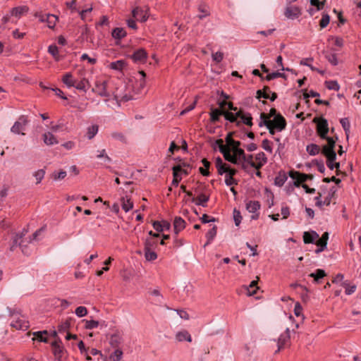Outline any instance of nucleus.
Here are the masks:
<instances>
[{
	"label": "nucleus",
	"mask_w": 361,
	"mask_h": 361,
	"mask_svg": "<svg viewBox=\"0 0 361 361\" xmlns=\"http://www.w3.org/2000/svg\"><path fill=\"white\" fill-rule=\"evenodd\" d=\"M39 20L46 22L49 28L53 29L56 23L58 18L56 16L49 13L41 14L39 16Z\"/></svg>",
	"instance_id": "nucleus-12"
},
{
	"label": "nucleus",
	"mask_w": 361,
	"mask_h": 361,
	"mask_svg": "<svg viewBox=\"0 0 361 361\" xmlns=\"http://www.w3.org/2000/svg\"><path fill=\"white\" fill-rule=\"evenodd\" d=\"M233 219L236 226H238L242 220V216L240 211L234 209L233 210Z\"/></svg>",
	"instance_id": "nucleus-59"
},
{
	"label": "nucleus",
	"mask_w": 361,
	"mask_h": 361,
	"mask_svg": "<svg viewBox=\"0 0 361 361\" xmlns=\"http://www.w3.org/2000/svg\"><path fill=\"white\" fill-rule=\"evenodd\" d=\"M182 171V167L179 165L173 167V179L172 180V185L177 187L179 182L181 180V176L179 174V171Z\"/></svg>",
	"instance_id": "nucleus-20"
},
{
	"label": "nucleus",
	"mask_w": 361,
	"mask_h": 361,
	"mask_svg": "<svg viewBox=\"0 0 361 361\" xmlns=\"http://www.w3.org/2000/svg\"><path fill=\"white\" fill-rule=\"evenodd\" d=\"M342 286L345 288V293L346 295H351L356 290L355 285L350 286L347 281L343 282L342 283Z\"/></svg>",
	"instance_id": "nucleus-48"
},
{
	"label": "nucleus",
	"mask_w": 361,
	"mask_h": 361,
	"mask_svg": "<svg viewBox=\"0 0 361 361\" xmlns=\"http://www.w3.org/2000/svg\"><path fill=\"white\" fill-rule=\"evenodd\" d=\"M99 126L97 124L92 125L87 128L86 136L87 139L92 140L98 133Z\"/></svg>",
	"instance_id": "nucleus-37"
},
{
	"label": "nucleus",
	"mask_w": 361,
	"mask_h": 361,
	"mask_svg": "<svg viewBox=\"0 0 361 361\" xmlns=\"http://www.w3.org/2000/svg\"><path fill=\"white\" fill-rule=\"evenodd\" d=\"M90 84L87 78H82L80 82L75 83L74 87L77 90L86 92L90 88Z\"/></svg>",
	"instance_id": "nucleus-22"
},
{
	"label": "nucleus",
	"mask_w": 361,
	"mask_h": 361,
	"mask_svg": "<svg viewBox=\"0 0 361 361\" xmlns=\"http://www.w3.org/2000/svg\"><path fill=\"white\" fill-rule=\"evenodd\" d=\"M340 123L345 133L346 137L348 139L349 133H350V123L348 118H343L340 120Z\"/></svg>",
	"instance_id": "nucleus-42"
},
{
	"label": "nucleus",
	"mask_w": 361,
	"mask_h": 361,
	"mask_svg": "<svg viewBox=\"0 0 361 361\" xmlns=\"http://www.w3.org/2000/svg\"><path fill=\"white\" fill-rule=\"evenodd\" d=\"M306 151L307 152V153L310 155L315 156V155H317L320 152L321 149L319 145L314 144V143H311V144L307 145Z\"/></svg>",
	"instance_id": "nucleus-35"
},
{
	"label": "nucleus",
	"mask_w": 361,
	"mask_h": 361,
	"mask_svg": "<svg viewBox=\"0 0 361 361\" xmlns=\"http://www.w3.org/2000/svg\"><path fill=\"white\" fill-rule=\"evenodd\" d=\"M240 142L237 141L234 145H233L230 149L231 148L233 154L240 160V157H244V150L241 148H240Z\"/></svg>",
	"instance_id": "nucleus-29"
},
{
	"label": "nucleus",
	"mask_w": 361,
	"mask_h": 361,
	"mask_svg": "<svg viewBox=\"0 0 361 361\" xmlns=\"http://www.w3.org/2000/svg\"><path fill=\"white\" fill-rule=\"evenodd\" d=\"M276 78H286V75L283 73H280V72H273L271 73H269L267 75V76L265 77V79L267 80H273V79H275Z\"/></svg>",
	"instance_id": "nucleus-53"
},
{
	"label": "nucleus",
	"mask_w": 361,
	"mask_h": 361,
	"mask_svg": "<svg viewBox=\"0 0 361 361\" xmlns=\"http://www.w3.org/2000/svg\"><path fill=\"white\" fill-rule=\"evenodd\" d=\"M236 116L241 119L243 123L248 126H252V118L250 113H244L242 110L236 112Z\"/></svg>",
	"instance_id": "nucleus-15"
},
{
	"label": "nucleus",
	"mask_w": 361,
	"mask_h": 361,
	"mask_svg": "<svg viewBox=\"0 0 361 361\" xmlns=\"http://www.w3.org/2000/svg\"><path fill=\"white\" fill-rule=\"evenodd\" d=\"M217 233V227L214 226L206 234V238H207V241L204 246L209 244L215 238Z\"/></svg>",
	"instance_id": "nucleus-39"
},
{
	"label": "nucleus",
	"mask_w": 361,
	"mask_h": 361,
	"mask_svg": "<svg viewBox=\"0 0 361 361\" xmlns=\"http://www.w3.org/2000/svg\"><path fill=\"white\" fill-rule=\"evenodd\" d=\"M325 84H326V87L329 90H333L338 91L340 88L338 83L336 80L326 81Z\"/></svg>",
	"instance_id": "nucleus-54"
},
{
	"label": "nucleus",
	"mask_w": 361,
	"mask_h": 361,
	"mask_svg": "<svg viewBox=\"0 0 361 361\" xmlns=\"http://www.w3.org/2000/svg\"><path fill=\"white\" fill-rule=\"evenodd\" d=\"M262 148L268 152H272V147L271 146V142L268 140L265 139L262 141Z\"/></svg>",
	"instance_id": "nucleus-64"
},
{
	"label": "nucleus",
	"mask_w": 361,
	"mask_h": 361,
	"mask_svg": "<svg viewBox=\"0 0 361 361\" xmlns=\"http://www.w3.org/2000/svg\"><path fill=\"white\" fill-rule=\"evenodd\" d=\"M199 11L201 13V14L198 15L197 17L200 19H202L204 17L209 15V8L206 5H200L198 8Z\"/></svg>",
	"instance_id": "nucleus-46"
},
{
	"label": "nucleus",
	"mask_w": 361,
	"mask_h": 361,
	"mask_svg": "<svg viewBox=\"0 0 361 361\" xmlns=\"http://www.w3.org/2000/svg\"><path fill=\"white\" fill-rule=\"evenodd\" d=\"M176 338L179 341L182 342L186 341L188 342L192 341L190 334L187 331H179L176 334Z\"/></svg>",
	"instance_id": "nucleus-28"
},
{
	"label": "nucleus",
	"mask_w": 361,
	"mask_h": 361,
	"mask_svg": "<svg viewBox=\"0 0 361 361\" xmlns=\"http://www.w3.org/2000/svg\"><path fill=\"white\" fill-rule=\"evenodd\" d=\"M317 238H319V234L316 231H305L303 233V241L305 244L314 243Z\"/></svg>",
	"instance_id": "nucleus-16"
},
{
	"label": "nucleus",
	"mask_w": 361,
	"mask_h": 361,
	"mask_svg": "<svg viewBox=\"0 0 361 361\" xmlns=\"http://www.w3.org/2000/svg\"><path fill=\"white\" fill-rule=\"evenodd\" d=\"M28 123V119L26 116H20L17 121L11 127V132L15 134H20L21 131L25 130V126Z\"/></svg>",
	"instance_id": "nucleus-7"
},
{
	"label": "nucleus",
	"mask_w": 361,
	"mask_h": 361,
	"mask_svg": "<svg viewBox=\"0 0 361 361\" xmlns=\"http://www.w3.org/2000/svg\"><path fill=\"white\" fill-rule=\"evenodd\" d=\"M123 350L120 348H116L109 355V361H121L123 357Z\"/></svg>",
	"instance_id": "nucleus-36"
},
{
	"label": "nucleus",
	"mask_w": 361,
	"mask_h": 361,
	"mask_svg": "<svg viewBox=\"0 0 361 361\" xmlns=\"http://www.w3.org/2000/svg\"><path fill=\"white\" fill-rule=\"evenodd\" d=\"M289 176L293 179L294 185L295 187H300L301 184H304L308 179H312V177L310 175L302 173L299 171L291 170L288 173Z\"/></svg>",
	"instance_id": "nucleus-5"
},
{
	"label": "nucleus",
	"mask_w": 361,
	"mask_h": 361,
	"mask_svg": "<svg viewBox=\"0 0 361 361\" xmlns=\"http://www.w3.org/2000/svg\"><path fill=\"white\" fill-rule=\"evenodd\" d=\"M326 59L333 66L338 64V59L336 54H329L326 55Z\"/></svg>",
	"instance_id": "nucleus-61"
},
{
	"label": "nucleus",
	"mask_w": 361,
	"mask_h": 361,
	"mask_svg": "<svg viewBox=\"0 0 361 361\" xmlns=\"http://www.w3.org/2000/svg\"><path fill=\"white\" fill-rule=\"evenodd\" d=\"M185 227V221L180 216H176L173 221V228L176 234L183 230Z\"/></svg>",
	"instance_id": "nucleus-18"
},
{
	"label": "nucleus",
	"mask_w": 361,
	"mask_h": 361,
	"mask_svg": "<svg viewBox=\"0 0 361 361\" xmlns=\"http://www.w3.org/2000/svg\"><path fill=\"white\" fill-rule=\"evenodd\" d=\"M85 328L86 329H93L99 326V322L95 320H85Z\"/></svg>",
	"instance_id": "nucleus-56"
},
{
	"label": "nucleus",
	"mask_w": 361,
	"mask_h": 361,
	"mask_svg": "<svg viewBox=\"0 0 361 361\" xmlns=\"http://www.w3.org/2000/svg\"><path fill=\"white\" fill-rule=\"evenodd\" d=\"M257 289H258L257 281H252L250 283V284L249 285V287L247 288L248 295H255L257 293Z\"/></svg>",
	"instance_id": "nucleus-52"
},
{
	"label": "nucleus",
	"mask_w": 361,
	"mask_h": 361,
	"mask_svg": "<svg viewBox=\"0 0 361 361\" xmlns=\"http://www.w3.org/2000/svg\"><path fill=\"white\" fill-rule=\"evenodd\" d=\"M126 66V63L123 60H118L114 62H111L109 65V67L116 71H121L124 66Z\"/></svg>",
	"instance_id": "nucleus-44"
},
{
	"label": "nucleus",
	"mask_w": 361,
	"mask_h": 361,
	"mask_svg": "<svg viewBox=\"0 0 361 361\" xmlns=\"http://www.w3.org/2000/svg\"><path fill=\"white\" fill-rule=\"evenodd\" d=\"M75 314L79 317H82L87 314V310L85 307L80 306L75 309Z\"/></svg>",
	"instance_id": "nucleus-60"
},
{
	"label": "nucleus",
	"mask_w": 361,
	"mask_h": 361,
	"mask_svg": "<svg viewBox=\"0 0 361 361\" xmlns=\"http://www.w3.org/2000/svg\"><path fill=\"white\" fill-rule=\"evenodd\" d=\"M48 52L59 61L61 60V56L59 54V49L55 44H51L48 47Z\"/></svg>",
	"instance_id": "nucleus-40"
},
{
	"label": "nucleus",
	"mask_w": 361,
	"mask_h": 361,
	"mask_svg": "<svg viewBox=\"0 0 361 361\" xmlns=\"http://www.w3.org/2000/svg\"><path fill=\"white\" fill-rule=\"evenodd\" d=\"M330 22V16L328 14H323L319 23L322 29L326 27Z\"/></svg>",
	"instance_id": "nucleus-57"
},
{
	"label": "nucleus",
	"mask_w": 361,
	"mask_h": 361,
	"mask_svg": "<svg viewBox=\"0 0 361 361\" xmlns=\"http://www.w3.org/2000/svg\"><path fill=\"white\" fill-rule=\"evenodd\" d=\"M97 158L102 159L104 163L109 164L112 161L111 159L107 155L104 149L97 151Z\"/></svg>",
	"instance_id": "nucleus-43"
},
{
	"label": "nucleus",
	"mask_w": 361,
	"mask_h": 361,
	"mask_svg": "<svg viewBox=\"0 0 361 361\" xmlns=\"http://www.w3.org/2000/svg\"><path fill=\"white\" fill-rule=\"evenodd\" d=\"M127 35L126 31L123 27H116L112 30L111 35L116 39H121Z\"/></svg>",
	"instance_id": "nucleus-27"
},
{
	"label": "nucleus",
	"mask_w": 361,
	"mask_h": 361,
	"mask_svg": "<svg viewBox=\"0 0 361 361\" xmlns=\"http://www.w3.org/2000/svg\"><path fill=\"white\" fill-rule=\"evenodd\" d=\"M111 136L112 138L116 140H119L122 142H126V137L124 136V135L122 133H120V132H113L111 134Z\"/></svg>",
	"instance_id": "nucleus-62"
},
{
	"label": "nucleus",
	"mask_w": 361,
	"mask_h": 361,
	"mask_svg": "<svg viewBox=\"0 0 361 361\" xmlns=\"http://www.w3.org/2000/svg\"><path fill=\"white\" fill-rule=\"evenodd\" d=\"M51 345L54 356L59 361H61V359L65 351L63 347L62 346L61 341L59 338H57L53 341Z\"/></svg>",
	"instance_id": "nucleus-9"
},
{
	"label": "nucleus",
	"mask_w": 361,
	"mask_h": 361,
	"mask_svg": "<svg viewBox=\"0 0 361 361\" xmlns=\"http://www.w3.org/2000/svg\"><path fill=\"white\" fill-rule=\"evenodd\" d=\"M266 126L267 128L269 130V132L271 135H274L276 128L271 125V121H260L259 123V126Z\"/></svg>",
	"instance_id": "nucleus-47"
},
{
	"label": "nucleus",
	"mask_w": 361,
	"mask_h": 361,
	"mask_svg": "<svg viewBox=\"0 0 361 361\" xmlns=\"http://www.w3.org/2000/svg\"><path fill=\"white\" fill-rule=\"evenodd\" d=\"M223 115L224 116L226 120L230 121L231 123H236L237 126L240 125V122L237 121V118L238 117L236 116V113L233 114L232 112L224 111Z\"/></svg>",
	"instance_id": "nucleus-41"
},
{
	"label": "nucleus",
	"mask_w": 361,
	"mask_h": 361,
	"mask_svg": "<svg viewBox=\"0 0 361 361\" xmlns=\"http://www.w3.org/2000/svg\"><path fill=\"white\" fill-rule=\"evenodd\" d=\"M255 160L257 161L255 162V169L257 170H259L267 162L266 154L262 152L255 155Z\"/></svg>",
	"instance_id": "nucleus-17"
},
{
	"label": "nucleus",
	"mask_w": 361,
	"mask_h": 361,
	"mask_svg": "<svg viewBox=\"0 0 361 361\" xmlns=\"http://www.w3.org/2000/svg\"><path fill=\"white\" fill-rule=\"evenodd\" d=\"M271 123L276 130L279 132L284 130L286 126V119L280 114H278L273 120H271Z\"/></svg>",
	"instance_id": "nucleus-10"
},
{
	"label": "nucleus",
	"mask_w": 361,
	"mask_h": 361,
	"mask_svg": "<svg viewBox=\"0 0 361 361\" xmlns=\"http://www.w3.org/2000/svg\"><path fill=\"white\" fill-rule=\"evenodd\" d=\"M45 174V171L44 169H39L37 171H35L33 174L35 178H36V183H39L44 178Z\"/></svg>",
	"instance_id": "nucleus-55"
},
{
	"label": "nucleus",
	"mask_w": 361,
	"mask_h": 361,
	"mask_svg": "<svg viewBox=\"0 0 361 361\" xmlns=\"http://www.w3.org/2000/svg\"><path fill=\"white\" fill-rule=\"evenodd\" d=\"M246 209L250 213H256L260 209V204L258 201H249L246 204Z\"/></svg>",
	"instance_id": "nucleus-30"
},
{
	"label": "nucleus",
	"mask_w": 361,
	"mask_h": 361,
	"mask_svg": "<svg viewBox=\"0 0 361 361\" xmlns=\"http://www.w3.org/2000/svg\"><path fill=\"white\" fill-rule=\"evenodd\" d=\"M147 53L144 49H139L134 51L131 59L135 63H144L146 62Z\"/></svg>",
	"instance_id": "nucleus-11"
},
{
	"label": "nucleus",
	"mask_w": 361,
	"mask_h": 361,
	"mask_svg": "<svg viewBox=\"0 0 361 361\" xmlns=\"http://www.w3.org/2000/svg\"><path fill=\"white\" fill-rule=\"evenodd\" d=\"M252 159H253V155L250 154L248 156H246L245 154L244 153V157H240V161H243V163L241 164V167L245 170L247 169L246 164H247L251 167L255 169V162H254Z\"/></svg>",
	"instance_id": "nucleus-21"
},
{
	"label": "nucleus",
	"mask_w": 361,
	"mask_h": 361,
	"mask_svg": "<svg viewBox=\"0 0 361 361\" xmlns=\"http://www.w3.org/2000/svg\"><path fill=\"white\" fill-rule=\"evenodd\" d=\"M284 15L287 18L295 19L301 15V10L298 6L287 5L285 9Z\"/></svg>",
	"instance_id": "nucleus-8"
},
{
	"label": "nucleus",
	"mask_w": 361,
	"mask_h": 361,
	"mask_svg": "<svg viewBox=\"0 0 361 361\" xmlns=\"http://www.w3.org/2000/svg\"><path fill=\"white\" fill-rule=\"evenodd\" d=\"M326 276L324 270L318 269L314 273H311L309 276L313 278L316 283H319V280Z\"/></svg>",
	"instance_id": "nucleus-38"
},
{
	"label": "nucleus",
	"mask_w": 361,
	"mask_h": 361,
	"mask_svg": "<svg viewBox=\"0 0 361 361\" xmlns=\"http://www.w3.org/2000/svg\"><path fill=\"white\" fill-rule=\"evenodd\" d=\"M28 11L26 6H18L12 8L11 15L17 18H20L23 14L27 13Z\"/></svg>",
	"instance_id": "nucleus-33"
},
{
	"label": "nucleus",
	"mask_w": 361,
	"mask_h": 361,
	"mask_svg": "<svg viewBox=\"0 0 361 361\" xmlns=\"http://www.w3.org/2000/svg\"><path fill=\"white\" fill-rule=\"evenodd\" d=\"M224 159L233 164H240V159L233 154H231V149H228L226 152L224 153L223 154Z\"/></svg>",
	"instance_id": "nucleus-34"
},
{
	"label": "nucleus",
	"mask_w": 361,
	"mask_h": 361,
	"mask_svg": "<svg viewBox=\"0 0 361 361\" xmlns=\"http://www.w3.org/2000/svg\"><path fill=\"white\" fill-rule=\"evenodd\" d=\"M121 342V338L118 334H114L110 338L109 343L114 348H118V347L120 345Z\"/></svg>",
	"instance_id": "nucleus-45"
},
{
	"label": "nucleus",
	"mask_w": 361,
	"mask_h": 361,
	"mask_svg": "<svg viewBox=\"0 0 361 361\" xmlns=\"http://www.w3.org/2000/svg\"><path fill=\"white\" fill-rule=\"evenodd\" d=\"M327 141V144L324 145L322 149V153L323 154H330L332 157H334L336 154L335 152V146L336 142L338 140V137L336 136L335 138L327 136V138H324Z\"/></svg>",
	"instance_id": "nucleus-6"
},
{
	"label": "nucleus",
	"mask_w": 361,
	"mask_h": 361,
	"mask_svg": "<svg viewBox=\"0 0 361 361\" xmlns=\"http://www.w3.org/2000/svg\"><path fill=\"white\" fill-rule=\"evenodd\" d=\"M216 143L218 145L219 149L222 154H224V153L226 152L228 149H230V147H228L227 145H224V142L221 139L217 140L216 141Z\"/></svg>",
	"instance_id": "nucleus-58"
},
{
	"label": "nucleus",
	"mask_w": 361,
	"mask_h": 361,
	"mask_svg": "<svg viewBox=\"0 0 361 361\" xmlns=\"http://www.w3.org/2000/svg\"><path fill=\"white\" fill-rule=\"evenodd\" d=\"M224 114V111L219 109H212L210 112V121L212 123H216L219 121V116Z\"/></svg>",
	"instance_id": "nucleus-31"
},
{
	"label": "nucleus",
	"mask_w": 361,
	"mask_h": 361,
	"mask_svg": "<svg viewBox=\"0 0 361 361\" xmlns=\"http://www.w3.org/2000/svg\"><path fill=\"white\" fill-rule=\"evenodd\" d=\"M326 159H327V161H326V165L327 166L331 169V170H333L334 168H336V169H338L339 166H340V164L338 162L337 163H334V161L336 160V154H335L334 157H332L330 155V154H324Z\"/></svg>",
	"instance_id": "nucleus-32"
},
{
	"label": "nucleus",
	"mask_w": 361,
	"mask_h": 361,
	"mask_svg": "<svg viewBox=\"0 0 361 361\" xmlns=\"http://www.w3.org/2000/svg\"><path fill=\"white\" fill-rule=\"evenodd\" d=\"M288 179V176L284 171H280L274 179V184L279 187L284 185Z\"/></svg>",
	"instance_id": "nucleus-26"
},
{
	"label": "nucleus",
	"mask_w": 361,
	"mask_h": 361,
	"mask_svg": "<svg viewBox=\"0 0 361 361\" xmlns=\"http://www.w3.org/2000/svg\"><path fill=\"white\" fill-rule=\"evenodd\" d=\"M71 319H68L66 320L64 322H62L58 326V330L60 333L66 331L71 326Z\"/></svg>",
	"instance_id": "nucleus-50"
},
{
	"label": "nucleus",
	"mask_w": 361,
	"mask_h": 361,
	"mask_svg": "<svg viewBox=\"0 0 361 361\" xmlns=\"http://www.w3.org/2000/svg\"><path fill=\"white\" fill-rule=\"evenodd\" d=\"M209 197L205 194L201 193L197 198L192 197V202H195L197 205L206 207V203L208 202Z\"/></svg>",
	"instance_id": "nucleus-24"
},
{
	"label": "nucleus",
	"mask_w": 361,
	"mask_h": 361,
	"mask_svg": "<svg viewBox=\"0 0 361 361\" xmlns=\"http://www.w3.org/2000/svg\"><path fill=\"white\" fill-rule=\"evenodd\" d=\"M145 257L147 260L152 261L157 258V253L153 251V250H145Z\"/></svg>",
	"instance_id": "nucleus-51"
},
{
	"label": "nucleus",
	"mask_w": 361,
	"mask_h": 361,
	"mask_svg": "<svg viewBox=\"0 0 361 361\" xmlns=\"http://www.w3.org/2000/svg\"><path fill=\"white\" fill-rule=\"evenodd\" d=\"M92 91L99 96L109 99L112 95L113 92L109 90V82L105 80L98 79L94 82V87Z\"/></svg>",
	"instance_id": "nucleus-2"
},
{
	"label": "nucleus",
	"mask_w": 361,
	"mask_h": 361,
	"mask_svg": "<svg viewBox=\"0 0 361 361\" xmlns=\"http://www.w3.org/2000/svg\"><path fill=\"white\" fill-rule=\"evenodd\" d=\"M11 316L14 317V319L11 322V326L18 330L25 331L29 328V322L26 319L19 314L14 310L7 307Z\"/></svg>",
	"instance_id": "nucleus-3"
},
{
	"label": "nucleus",
	"mask_w": 361,
	"mask_h": 361,
	"mask_svg": "<svg viewBox=\"0 0 361 361\" xmlns=\"http://www.w3.org/2000/svg\"><path fill=\"white\" fill-rule=\"evenodd\" d=\"M132 16L137 20H140V22H145L148 18L147 11L139 7H136L132 11Z\"/></svg>",
	"instance_id": "nucleus-14"
},
{
	"label": "nucleus",
	"mask_w": 361,
	"mask_h": 361,
	"mask_svg": "<svg viewBox=\"0 0 361 361\" xmlns=\"http://www.w3.org/2000/svg\"><path fill=\"white\" fill-rule=\"evenodd\" d=\"M27 230L23 228V231L20 233H16L14 234L12 238V244L10 247V250L13 251L16 247H20L21 248L22 252L25 255H29L30 252L28 250L27 245H24L23 243L25 240H22V238L27 234Z\"/></svg>",
	"instance_id": "nucleus-1"
},
{
	"label": "nucleus",
	"mask_w": 361,
	"mask_h": 361,
	"mask_svg": "<svg viewBox=\"0 0 361 361\" xmlns=\"http://www.w3.org/2000/svg\"><path fill=\"white\" fill-rule=\"evenodd\" d=\"M43 141L47 145H54L58 144L57 138L50 132L44 133L42 135Z\"/></svg>",
	"instance_id": "nucleus-19"
},
{
	"label": "nucleus",
	"mask_w": 361,
	"mask_h": 361,
	"mask_svg": "<svg viewBox=\"0 0 361 361\" xmlns=\"http://www.w3.org/2000/svg\"><path fill=\"white\" fill-rule=\"evenodd\" d=\"M75 81L76 80L73 78V75L71 73H66L62 78V82L68 88L74 87Z\"/></svg>",
	"instance_id": "nucleus-25"
},
{
	"label": "nucleus",
	"mask_w": 361,
	"mask_h": 361,
	"mask_svg": "<svg viewBox=\"0 0 361 361\" xmlns=\"http://www.w3.org/2000/svg\"><path fill=\"white\" fill-rule=\"evenodd\" d=\"M225 183L226 185L230 186L233 185H237L238 180L233 178V176H225Z\"/></svg>",
	"instance_id": "nucleus-63"
},
{
	"label": "nucleus",
	"mask_w": 361,
	"mask_h": 361,
	"mask_svg": "<svg viewBox=\"0 0 361 361\" xmlns=\"http://www.w3.org/2000/svg\"><path fill=\"white\" fill-rule=\"evenodd\" d=\"M122 209L126 212H129L133 207V202L128 195L123 197L121 200Z\"/></svg>",
	"instance_id": "nucleus-23"
},
{
	"label": "nucleus",
	"mask_w": 361,
	"mask_h": 361,
	"mask_svg": "<svg viewBox=\"0 0 361 361\" xmlns=\"http://www.w3.org/2000/svg\"><path fill=\"white\" fill-rule=\"evenodd\" d=\"M290 329L289 328H286L285 332L281 334L278 338V349L276 350V353L281 350L283 346L290 340Z\"/></svg>",
	"instance_id": "nucleus-13"
},
{
	"label": "nucleus",
	"mask_w": 361,
	"mask_h": 361,
	"mask_svg": "<svg viewBox=\"0 0 361 361\" xmlns=\"http://www.w3.org/2000/svg\"><path fill=\"white\" fill-rule=\"evenodd\" d=\"M47 334V331H37V332L33 333L34 336H36V338L39 341L44 342V343L48 342L47 338L46 336H44V335H46Z\"/></svg>",
	"instance_id": "nucleus-49"
},
{
	"label": "nucleus",
	"mask_w": 361,
	"mask_h": 361,
	"mask_svg": "<svg viewBox=\"0 0 361 361\" xmlns=\"http://www.w3.org/2000/svg\"><path fill=\"white\" fill-rule=\"evenodd\" d=\"M313 122L317 124V133L320 138H327V134L329 131L327 120L322 117H315L313 119Z\"/></svg>",
	"instance_id": "nucleus-4"
}]
</instances>
